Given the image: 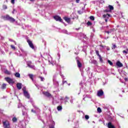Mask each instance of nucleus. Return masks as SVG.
<instances>
[{"label":"nucleus","instance_id":"1","mask_svg":"<svg viewBox=\"0 0 128 128\" xmlns=\"http://www.w3.org/2000/svg\"><path fill=\"white\" fill-rule=\"evenodd\" d=\"M3 18L4 20H8L10 22H16V20H14V18L10 16L8 14L4 16Z\"/></svg>","mask_w":128,"mask_h":128},{"label":"nucleus","instance_id":"2","mask_svg":"<svg viewBox=\"0 0 128 128\" xmlns=\"http://www.w3.org/2000/svg\"><path fill=\"white\" fill-rule=\"evenodd\" d=\"M2 122L4 128H10V123L8 120H3Z\"/></svg>","mask_w":128,"mask_h":128},{"label":"nucleus","instance_id":"3","mask_svg":"<svg viewBox=\"0 0 128 128\" xmlns=\"http://www.w3.org/2000/svg\"><path fill=\"white\" fill-rule=\"evenodd\" d=\"M54 20H56V22H62L64 24V22H62V18L58 16H54Z\"/></svg>","mask_w":128,"mask_h":128},{"label":"nucleus","instance_id":"4","mask_svg":"<svg viewBox=\"0 0 128 128\" xmlns=\"http://www.w3.org/2000/svg\"><path fill=\"white\" fill-rule=\"evenodd\" d=\"M27 66L30 68H32L33 70H36V66L34 64H32V63L31 61H28L27 62Z\"/></svg>","mask_w":128,"mask_h":128},{"label":"nucleus","instance_id":"5","mask_svg":"<svg viewBox=\"0 0 128 128\" xmlns=\"http://www.w3.org/2000/svg\"><path fill=\"white\" fill-rule=\"evenodd\" d=\"M76 62H77L78 68H82V63L80 61V58L78 57L76 58Z\"/></svg>","mask_w":128,"mask_h":128},{"label":"nucleus","instance_id":"6","mask_svg":"<svg viewBox=\"0 0 128 128\" xmlns=\"http://www.w3.org/2000/svg\"><path fill=\"white\" fill-rule=\"evenodd\" d=\"M23 92L25 96V98H30V94H28V92H26L25 90H23Z\"/></svg>","mask_w":128,"mask_h":128},{"label":"nucleus","instance_id":"7","mask_svg":"<svg viewBox=\"0 0 128 128\" xmlns=\"http://www.w3.org/2000/svg\"><path fill=\"white\" fill-rule=\"evenodd\" d=\"M98 96H104V90H100L97 92Z\"/></svg>","mask_w":128,"mask_h":128},{"label":"nucleus","instance_id":"8","mask_svg":"<svg viewBox=\"0 0 128 128\" xmlns=\"http://www.w3.org/2000/svg\"><path fill=\"white\" fill-rule=\"evenodd\" d=\"M27 42H28L31 48H32V50H34V44H32V41H30V40H28Z\"/></svg>","mask_w":128,"mask_h":128},{"label":"nucleus","instance_id":"9","mask_svg":"<svg viewBox=\"0 0 128 128\" xmlns=\"http://www.w3.org/2000/svg\"><path fill=\"white\" fill-rule=\"evenodd\" d=\"M6 81L8 82V84H14V80H12V78L8 77L5 78Z\"/></svg>","mask_w":128,"mask_h":128},{"label":"nucleus","instance_id":"10","mask_svg":"<svg viewBox=\"0 0 128 128\" xmlns=\"http://www.w3.org/2000/svg\"><path fill=\"white\" fill-rule=\"evenodd\" d=\"M116 66H118V68H122V66H124V64H122V63L120 62V61H118L116 62Z\"/></svg>","mask_w":128,"mask_h":128},{"label":"nucleus","instance_id":"11","mask_svg":"<svg viewBox=\"0 0 128 128\" xmlns=\"http://www.w3.org/2000/svg\"><path fill=\"white\" fill-rule=\"evenodd\" d=\"M44 94L46 96H47L48 98H52V94H50L48 92H44Z\"/></svg>","mask_w":128,"mask_h":128},{"label":"nucleus","instance_id":"12","mask_svg":"<svg viewBox=\"0 0 128 128\" xmlns=\"http://www.w3.org/2000/svg\"><path fill=\"white\" fill-rule=\"evenodd\" d=\"M108 128H116V127H114V125H112V122H109L108 123Z\"/></svg>","mask_w":128,"mask_h":128},{"label":"nucleus","instance_id":"13","mask_svg":"<svg viewBox=\"0 0 128 128\" xmlns=\"http://www.w3.org/2000/svg\"><path fill=\"white\" fill-rule=\"evenodd\" d=\"M64 20H66V22H68V23L70 22V18H68V17H64Z\"/></svg>","mask_w":128,"mask_h":128},{"label":"nucleus","instance_id":"14","mask_svg":"<svg viewBox=\"0 0 128 128\" xmlns=\"http://www.w3.org/2000/svg\"><path fill=\"white\" fill-rule=\"evenodd\" d=\"M110 17V14H106L103 15V18H107V20H108Z\"/></svg>","mask_w":128,"mask_h":128},{"label":"nucleus","instance_id":"15","mask_svg":"<svg viewBox=\"0 0 128 128\" xmlns=\"http://www.w3.org/2000/svg\"><path fill=\"white\" fill-rule=\"evenodd\" d=\"M16 86L18 90H22V84L20 83H18L16 84Z\"/></svg>","mask_w":128,"mask_h":128},{"label":"nucleus","instance_id":"16","mask_svg":"<svg viewBox=\"0 0 128 128\" xmlns=\"http://www.w3.org/2000/svg\"><path fill=\"white\" fill-rule=\"evenodd\" d=\"M68 100H70V98H68V96L65 97V98L64 99V104H66V102H68Z\"/></svg>","mask_w":128,"mask_h":128},{"label":"nucleus","instance_id":"17","mask_svg":"<svg viewBox=\"0 0 128 128\" xmlns=\"http://www.w3.org/2000/svg\"><path fill=\"white\" fill-rule=\"evenodd\" d=\"M54 86H56V88H58V86H60V84H58V82L57 81H54Z\"/></svg>","mask_w":128,"mask_h":128},{"label":"nucleus","instance_id":"18","mask_svg":"<svg viewBox=\"0 0 128 128\" xmlns=\"http://www.w3.org/2000/svg\"><path fill=\"white\" fill-rule=\"evenodd\" d=\"M28 76L32 80L34 81V75L32 74H28Z\"/></svg>","mask_w":128,"mask_h":128},{"label":"nucleus","instance_id":"19","mask_svg":"<svg viewBox=\"0 0 128 128\" xmlns=\"http://www.w3.org/2000/svg\"><path fill=\"white\" fill-rule=\"evenodd\" d=\"M108 8L109 10H110V11L114 10V6H112L109 5L108 6Z\"/></svg>","mask_w":128,"mask_h":128},{"label":"nucleus","instance_id":"20","mask_svg":"<svg viewBox=\"0 0 128 128\" xmlns=\"http://www.w3.org/2000/svg\"><path fill=\"white\" fill-rule=\"evenodd\" d=\"M14 76H16V78H20V74L18 72H16Z\"/></svg>","mask_w":128,"mask_h":128},{"label":"nucleus","instance_id":"21","mask_svg":"<svg viewBox=\"0 0 128 128\" xmlns=\"http://www.w3.org/2000/svg\"><path fill=\"white\" fill-rule=\"evenodd\" d=\"M13 122H18V118L16 117H14L12 120Z\"/></svg>","mask_w":128,"mask_h":128},{"label":"nucleus","instance_id":"22","mask_svg":"<svg viewBox=\"0 0 128 128\" xmlns=\"http://www.w3.org/2000/svg\"><path fill=\"white\" fill-rule=\"evenodd\" d=\"M91 64H98V62H96V60H92Z\"/></svg>","mask_w":128,"mask_h":128},{"label":"nucleus","instance_id":"23","mask_svg":"<svg viewBox=\"0 0 128 128\" xmlns=\"http://www.w3.org/2000/svg\"><path fill=\"white\" fill-rule=\"evenodd\" d=\"M57 110L58 111H60L62 110V106H58L57 108Z\"/></svg>","mask_w":128,"mask_h":128},{"label":"nucleus","instance_id":"24","mask_svg":"<svg viewBox=\"0 0 128 128\" xmlns=\"http://www.w3.org/2000/svg\"><path fill=\"white\" fill-rule=\"evenodd\" d=\"M5 74H10V72L8 70H5L4 71Z\"/></svg>","mask_w":128,"mask_h":128},{"label":"nucleus","instance_id":"25","mask_svg":"<svg viewBox=\"0 0 128 128\" xmlns=\"http://www.w3.org/2000/svg\"><path fill=\"white\" fill-rule=\"evenodd\" d=\"M6 84H4L2 85V88L3 90H4V88H6Z\"/></svg>","mask_w":128,"mask_h":128},{"label":"nucleus","instance_id":"26","mask_svg":"<svg viewBox=\"0 0 128 128\" xmlns=\"http://www.w3.org/2000/svg\"><path fill=\"white\" fill-rule=\"evenodd\" d=\"M108 64H110V66H113V64H114V63H112V62L110 60H108Z\"/></svg>","mask_w":128,"mask_h":128},{"label":"nucleus","instance_id":"27","mask_svg":"<svg viewBox=\"0 0 128 128\" xmlns=\"http://www.w3.org/2000/svg\"><path fill=\"white\" fill-rule=\"evenodd\" d=\"M97 110H98V112L99 113L102 112V109L100 108H97Z\"/></svg>","mask_w":128,"mask_h":128},{"label":"nucleus","instance_id":"28","mask_svg":"<svg viewBox=\"0 0 128 128\" xmlns=\"http://www.w3.org/2000/svg\"><path fill=\"white\" fill-rule=\"evenodd\" d=\"M98 58H99V60H100V62H102L103 60H102V56H99Z\"/></svg>","mask_w":128,"mask_h":128},{"label":"nucleus","instance_id":"29","mask_svg":"<svg viewBox=\"0 0 128 128\" xmlns=\"http://www.w3.org/2000/svg\"><path fill=\"white\" fill-rule=\"evenodd\" d=\"M96 54L98 56H100V52H98V50H96Z\"/></svg>","mask_w":128,"mask_h":128},{"label":"nucleus","instance_id":"30","mask_svg":"<svg viewBox=\"0 0 128 128\" xmlns=\"http://www.w3.org/2000/svg\"><path fill=\"white\" fill-rule=\"evenodd\" d=\"M86 24H87L88 26H92V22L88 21V22H87Z\"/></svg>","mask_w":128,"mask_h":128},{"label":"nucleus","instance_id":"31","mask_svg":"<svg viewBox=\"0 0 128 128\" xmlns=\"http://www.w3.org/2000/svg\"><path fill=\"white\" fill-rule=\"evenodd\" d=\"M90 20H94V16H90Z\"/></svg>","mask_w":128,"mask_h":128},{"label":"nucleus","instance_id":"32","mask_svg":"<svg viewBox=\"0 0 128 128\" xmlns=\"http://www.w3.org/2000/svg\"><path fill=\"white\" fill-rule=\"evenodd\" d=\"M32 106L34 108H35V110H38V106H36V105L32 104Z\"/></svg>","mask_w":128,"mask_h":128},{"label":"nucleus","instance_id":"33","mask_svg":"<svg viewBox=\"0 0 128 128\" xmlns=\"http://www.w3.org/2000/svg\"><path fill=\"white\" fill-rule=\"evenodd\" d=\"M39 78H40L41 82H44V78L43 77L40 76Z\"/></svg>","mask_w":128,"mask_h":128},{"label":"nucleus","instance_id":"34","mask_svg":"<svg viewBox=\"0 0 128 128\" xmlns=\"http://www.w3.org/2000/svg\"><path fill=\"white\" fill-rule=\"evenodd\" d=\"M68 84V82L64 80H62V84Z\"/></svg>","mask_w":128,"mask_h":128},{"label":"nucleus","instance_id":"35","mask_svg":"<svg viewBox=\"0 0 128 128\" xmlns=\"http://www.w3.org/2000/svg\"><path fill=\"white\" fill-rule=\"evenodd\" d=\"M85 118L86 120H88V118H90V116H88V115H86L85 116Z\"/></svg>","mask_w":128,"mask_h":128},{"label":"nucleus","instance_id":"36","mask_svg":"<svg viewBox=\"0 0 128 128\" xmlns=\"http://www.w3.org/2000/svg\"><path fill=\"white\" fill-rule=\"evenodd\" d=\"M116 44H113V47L112 48V50H116Z\"/></svg>","mask_w":128,"mask_h":128},{"label":"nucleus","instance_id":"37","mask_svg":"<svg viewBox=\"0 0 128 128\" xmlns=\"http://www.w3.org/2000/svg\"><path fill=\"white\" fill-rule=\"evenodd\" d=\"M21 52H22L23 54H26V52L24 51V50L21 49Z\"/></svg>","mask_w":128,"mask_h":128},{"label":"nucleus","instance_id":"38","mask_svg":"<svg viewBox=\"0 0 128 128\" xmlns=\"http://www.w3.org/2000/svg\"><path fill=\"white\" fill-rule=\"evenodd\" d=\"M3 8H4V10H6V8H8V6H6V5H4Z\"/></svg>","mask_w":128,"mask_h":128},{"label":"nucleus","instance_id":"39","mask_svg":"<svg viewBox=\"0 0 128 128\" xmlns=\"http://www.w3.org/2000/svg\"><path fill=\"white\" fill-rule=\"evenodd\" d=\"M10 46L12 48V50H16V47L14 46L11 45Z\"/></svg>","mask_w":128,"mask_h":128},{"label":"nucleus","instance_id":"40","mask_svg":"<svg viewBox=\"0 0 128 128\" xmlns=\"http://www.w3.org/2000/svg\"><path fill=\"white\" fill-rule=\"evenodd\" d=\"M9 40H10V42H14L15 44H16V42L14 41V40H12V39L9 38Z\"/></svg>","mask_w":128,"mask_h":128},{"label":"nucleus","instance_id":"41","mask_svg":"<svg viewBox=\"0 0 128 128\" xmlns=\"http://www.w3.org/2000/svg\"><path fill=\"white\" fill-rule=\"evenodd\" d=\"M26 112L22 110V116H26Z\"/></svg>","mask_w":128,"mask_h":128},{"label":"nucleus","instance_id":"42","mask_svg":"<svg viewBox=\"0 0 128 128\" xmlns=\"http://www.w3.org/2000/svg\"><path fill=\"white\" fill-rule=\"evenodd\" d=\"M106 12H110V10L109 9H106Z\"/></svg>","mask_w":128,"mask_h":128},{"label":"nucleus","instance_id":"43","mask_svg":"<svg viewBox=\"0 0 128 128\" xmlns=\"http://www.w3.org/2000/svg\"><path fill=\"white\" fill-rule=\"evenodd\" d=\"M60 76H61V78H62L63 80H64V75L60 74Z\"/></svg>","mask_w":128,"mask_h":128},{"label":"nucleus","instance_id":"44","mask_svg":"<svg viewBox=\"0 0 128 128\" xmlns=\"http://www.w3.org/2000/svg\"><path fill=\"white\" fill-rule=\"evenodd\" d=\"M14 0H11V2H12L13 4H14Z\"/></svg>","mask_w":128,"mask_h":128},{"label":"nucleus","instance_id":"45","mask_svg":"<svg viewBox=\"0 0 128 128\" xmlns=\"http://www.w3.org/2000/svg\"><path fill=\"white\" fill-rule=\"evenodd\" d=\"M123 54H128V52L126 50H123Z\"/></svg>","mask_w":128,"mask_h":128},{"label":"nucleus","instance_id":"46","mask_svg":"<svg viewBox=\"0 0 128 128\" xmlns=\"http://www.w3.org/2000/svg\"><path fill=\"white\" fill-rule=\"evenodd\" d=\"M104 32H106L108 34H110V32H108V31H105Z\"/></svg>","mask_w":128,"mask_h":128},{"label":"nucleus","instance_id":"47","mask_svg":"<svg viewBox=\"0 0 128 128\" xmlns=\"http://www.w3.org/2000/svg\"><path fill=\"white\" fill-rule=\"evenodd\" d=\"M16 12V10L14 9L13 10V12H12V14H14Z\"/></svg>","mask_w":128,"mask_h":128},{"label":"nucleus","instance_id":"48","mask_svg":"<svg viewBox=\"0 0 128 128\" xmlns=\"http://www.w3.org/2000/svg\"><path fill=\"white\" fill-rule=\"evenodd\" d=\"M108 18H104V20L106 22H108Z\"/></svg>","mask_w":128,"mask_h":128},{"label":"nucleus","instance_id":"49","mask_svg":"<svg viewBox=\"0 0 128 128\" xmlns=\"http://www.w3.org/2000/svg\"><path fill=\"white\" fill-rule=\"evenodd\" d=\"M76 2L78 4V2H80V0H76Z\"/></svg>","mask_w":128,"mask_h":128},{"label":"nucleus","instance_id":"50","mask_svg":"<svg viewBox=\"0 0 128 128\" xmlns=\"http://www.w3.org/2000/svg\"><path fill=\"white\" fill-rule=\"evenodd\" d=\"M32 112H36V111H34V109H32Z\"/></svg>","mask_w":128,"mask_h":128},{"label":"nucleus","instance_id":"51","mask_svg":"<svg viewBox=\"0 0 128 128\" xmlns=\"http://www.w3.org/2000/svg\"><path fill=\"white\" fill-rule=\"evenodd\" d=\"M65 34H68V31L66 30H64Z\"/></svg>","mask_w":128,"mask_h":128},{"label":"nucleus","instance_id":"52","mask_svg":"<svg viewBox=\"0 0 128 128\" xmlns=\"http://www.w3.org/2000/svg\"><path fill=\"white\" fill-rule=\"evenodd\" d=\"M49 128H54V126H50Z\"/></svg>","mask_w":128,"mask_h":128},{"label":"nucleus","instance_id":"53","mask_svg":"<svg viewBox=\"0 0 128 128\" xmlns=\"http://www.w3.org/2000/svg\"><path fill=\"white\" fill-rule=\"evenodd\" d=\"M70 102L72 103V100H70Z\"/></svg>","mask_w":128,"mask_h":128},{"label":"nucleus","instance_id":"54","mask_svg":"<svg viewBox=\"0 0 128 128\" xmlns=\"http://www.w3.org/2000/svg\"><path fill=\"white\" fill-rule=\"evenodd\" d=\"M53 124H54H54H56L54 123V122H53Z\"/></svg>","mask_w":128,"mask_h":128},{"label":"nucleus","instance_id":"55","mask_svg":"<svg viewBox=\"0 0 128 128\" xmlns=\"http://www.w3.org/2000/svg\"><path fill=\"white\" fill-rule=\"evenodd\" d=\"M23 108L24 110H26V108H24V106H23Z\"/></svg>","mask_w":128,"mask_h":128},{"label":"nucleus","instance_id":"56","mask_svg":"<svg viewBox=\"0 0 128 128\" xmlns=\"http://www.w3.org/2000/svg\"><path fill=\"white\" fill-rule=\"evenodd\" d=\"M76 30H80V28H76Z\"/></svg>","mask_w":128,"mask_h":128},{"label":"nucleus","instance_id":"57","mask_svg":"<svg viewBox=\"0 0 128 128\" xmlns=\"http://www.w3.org/2000/svg\"><path fill=\"white\" fill-rule=\"evenodd\" d=\"M68 86H70V84H68Z\"/></svg>","mask_w":128,"mask_h":128},{"label":"nucleus","instance_id":"58","mask_svg":"<svg viewBox=\"0 0 128 128\" xmlns=\"http://www.w3.org/2000/svg\"><path fill=\"white\" fill-rule=\"evenodd\" d=\"M18 108H20V104L18 106Z\"/></svg>","mask_w":128,"mask_h":128},{"label":"nucleus","instance_id":"59","mask_svg":"<svg viewBox=\"0 0 128 128\" xmlns=\"http://www.w3.org/2000/svg\"><path fill=\"white\" fill-rule=\"evenodd\" d=\"M31 0V2H32V1H34V0Z\"/></svg>","mask_w":128,"mask_h":128},{"label":"nucleus","instance_id":"60","mask_svg":"<svg viewBox=\"0 0 128 128\" xmlns=\"http://www.w3.org/2000/svg\"><path fill=\"white\" fill-rule=\"evenodd\" d=\"M107 50H110V49H108V48Z\"/></svg>","mask_w":128,"mask_h":128},{"label":"nucleus","instance_id":"61","mask_svg":"<svg viewBox=\"0 0 128 128\" xmlns=\"http://www.w3.org/2000/svg\"><path fill=\"white\" fill-rule=\"evenodd\" d=\"M61 100H64V98H62Z\"/></svg>","mask_w":128,"mask_h":128},{"label":"nucleus","instance_id":"62","mask_svg":"<svg viewBox=\"0 0 128 128\" xmlns=\"http://www.w3.org/2000/svg\"><path fill=\"white\" fill-rule=\"evenodd\" d=\"M78 12L80 13V11H78Z\"/></svg>","mask_w":128,"mask_h":128},{"label":"nucleus","instance_id":"63","mask_svg":"<svg viewBox=\"0 0 128 128\" xmlns=\"http://www.w3.org/2000/svg\"><path fill=\"white\" fill-rule=\"evenodd\" d=\"M76 54H76V53H75Z\"/></svg>","mask_w":128,"mask_h":128},{"label":"nucleus","instance_id":"64","mask_svg":"<svg viewBox=\"0 0 128 128\" xmlns=\"http://www.w3.org/2000/svg\"><path fill=\"white\" fill-rule=\"evenodd\" d=\"M83 100H84V99Z\"/></svg>","mask_w":128,"mask_h":128}]
</instances>
